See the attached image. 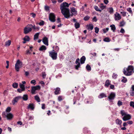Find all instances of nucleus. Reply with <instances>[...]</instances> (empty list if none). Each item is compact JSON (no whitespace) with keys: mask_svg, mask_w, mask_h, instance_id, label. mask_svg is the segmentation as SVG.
<instances>
[{"mask_svg":"<svg viewBox=\"0 0 134 134\" xmlns=\"http://www.w3.org/2000/svg\"><path fill=\"white\" fill-rule=\"evenodd\" d=\"M127 10L130 13H132V11L131 9L130 8H128L127 9Z\"/></svg>","mask_w":134,"mask_h":134,"instance_id":"4d7b16f0","label":"nucleus"},{"mask_svg":"<svg viewBox=\"0 0 134 134\" xmlns=\"http://www.w3.org/2000/svg\"><path fill=\"white\" fill-rule=\"evenodd\" d=\"M31 30L32 29L30 27H25L24 29V33L25 34H26L31 31Z\"/></svg>","mask_w":134,"mask_h":134,"instance_id":"dca6fc26","label":"nucleus"},{"mask_svg":"<svg viewBox=\"0 0 134 134\" xmlns=\"http://www.w3.org/2000/svg\"><path fill=\"white\" fill-rule=\"evenodd\" d=\"M122 77L123 79L121 80L122 82L124 83H125L127 81V79L124 77Z\"/></svg>","mask_w":134,"mask_h":134,"instance_id":"c03bdc74","label":"nucleus"},{"mask_svg":"<svg viewBox=\"0 0 134 134\" xmlns=\"http://www.w3.org/2000/svg\"><path fill=\"white\" fill-rule=\"evenodd\" d=\"M110 27H111V30L113 31V32H114L116 29L115 26L114 24H112L110 26Z\"/></svg>","mask_w":134,"mask_h":134,"instance_id":"2f4dec72","label":"nucleus"},{"mask_svg":"<svg viewBox=\"0 0 134 134\" xmlns=\"http://www.w3.org/2000/svg\"><path fill=\"white\" fill-rule=\"evenodd\" d=\"M79 62L80 59L79 58H78L76 59L75 62V64H77L75 66V68L77 70H78L79 68H80V63Z\"/></svg>","mask_w":134,"mask_h":134,"instance_id":"1a4fd4ad","label":"nucleus"},{"mask_svg":"<svg viewBox=\"0 0 134 134\" xmlns=\"http://www.w3.org/2000/svg\"><path fill=\"white\" fill-rule=\"evenodd\" d=\"M115 97V94L114 92H111L108 97L109 101L111 102L113 100Z\"/></svg>","mask_w":134,"mask_h":134,"instance_id":"9d476101","label":"nucleus"},{"mask_svg":"<svg viewBox=\"0 0 134 134\" xmlns=\"http://www.w3.org/2000/svg\"><path fill=\"white\" fill-rule=\"evenodd\" d=\"M31 88V93L32 94H36V91L40 90L41 88V87L39 85H37L36 86H32Z\"/></svg>","mask_w":134,"mask_h":134,"instance_id":"423d86ee","label":"nucleus"},{"mask_svg":"<svg viewBox=\"0 0 134 134\" xmlns=\"http://www.w3.org/2000/svg\"><path fill=\"white\" fill-rule=\"evenodd\" d=\"M28 109H30L31 110H33L34 109V105L33 103H30L28 107Z\"/></svg>","mask_w":134,"mask_h":134,"instance_id":"b1692460","label":"nucleus"},{"mask_svg":"<svg viewBox=\"0 0 134 134\" xmlns=\"http://www.w3.org/2000/svg\"><path fill=\"white\" fill-rule=\"evenodd\" d=\"M11 41L10 40H8V41L5 42V46H9L11 44Z\"/></svg>","mask_w":134,"mask_h":134,"instance_id":"c756f323","label":"nucleus"},{"mask_svg":"<svg viewBox=\"0 0 134 134\" xmlns=\"http://www.w3.org/2000/svg\"><path fill=\"white\" fill-rule=\"evenodd\" d=\"M46 47L45 46L42 45L39 48V50L40 51H42L46 50Z\"/></svg>","mask_w":134,"mask_h":134,"instance_id":"bb28decb","label":"nucleus"},{"mask_svg":"<svg viewBox=\"0 0 134 134\" xmlns=\"http://www.w3.org/2000/svg\"><path fill=\"white\" fill-rule=\"evenodd\" d=\"M2 116L4 118H7L8 120H11L13 117V115L11 113L5 112H3Z\"/></svg>","mask_w":134,"mask_h":134,"instance_id":"7ed1b4c3","label":"nucleus"},{"mask_svg":"<svg viewBox=\"0 0 134 134\" xmlns=\"http://www.w3.org/2000/svg\"><path fill=\"white\" fill-rule=\"evenodd\" d=\"M46 74L45 72H43L42 73V76L43 79H45L46 78Z\"/></svg>","mask_w":134,"mask_h":134,"instance_id":"864d4df0","label":"nucleus"},{"mask_svg":"<svg viewBox=\"0 0 134 134\" xmlns=\"http://www.w3.org/2000/svg\"><path fill=\"white\" fill-rule=\"evenodd\" d=\"M22 98L24 100L26 101L28 99V96L27 94H24Z\"/></svg>","mask_w":134,"mask_h":134,"instance_id":"7c9ffc66","label":"nucleus"},{"mask_svg":"<svg viewBox=\"0 0 134 134\" xmlns=\"http://www.w3.org/2000/svg\"><path fill=\"white\" fill-rule=\"evenodd\" d=\"M90 18V17L88 15H87L84 17V20L85 21H87Z\"/></svg>","mask_w":134,"mask_h":134,"instance_id":"49530a36","label":"nucleus"},{"mask_svg":"<svg viewBox=\"0 0 134 134\" xmlns=\"http://www.w3.org/2000/svg\"><path fill=\"white\" fill-rule=\"evenodd\" d=\"M117 76V74L115 73H113L112 75V77L113 79H115L116 78Z\"/></svg>","mask_w":134,"mask_h":134,"instance_id":"6e6d98bb","label":"nucleus"},{"mask_svg":"<svg viewBox=\"0 0 134 134\" xmlns=\"http://www.w3.org/2000/svg\"><path fill=\"white\" fill-rule=\"evenodd\" d=\"M19 85L21 88L25 90V87L24 85L21 83H20Z\"/></svg>","mask_w":134,"mask_h":134,"instance_id":"a18cd8bd","label":"nucleus"},{"mask_svg":"<svg viewBox=\"0 0 134 134\" xmlns=\"http://www.w3.org/2000/svg\"><path fill=\"white\" fill-rule=\"evenodd\" d=\"M86 69L88 71H90L91 70V67L90 65L88 64H87L86 66Z\"/></svg>","mask_w":134,"mask_h":134,"instance_id":"c9c22d12","label":"nucleus"},{"mask_svg":"<svg viewBox=\"0 0 134 134\" xmlns=\"http://www.w3.org/2000/svg\"><path fill=\"white\" fill-rule=\"evenodd\" d=\"M44 21L42 20H41L40 22L38 23V24L41 26H43L44 25Z\"/></svg>","mask_w":134,"mask_h":134,"instance_id":"a19ab883","label":"nucleus"},{"mask_svg":"<svg viewBox=\"0 0 134 134\" xmlns=\"http://www.w3.org/2000/svg\"><path fill=\"white\" fill-rule=\"evenodd\" d=\"M109 29L108 28H106L105 29H103V32L104 33H106L109 30Z\"/></svg>","mask_w":134,"mask_h":134,"instance_id":"09e8293b","label":"nucleus"},{"mask_svg":"<svg viewBox=\"0 0 134 134\" xmlns=\"http://www.w3.org/2000/svg\"><path fill=\"white\" fill-rule=\"evenodd\" d=\"M120 32L122 34H124L125 32L124 29L123 28H121L120 30Z\"/></svg>","mask_w":134,"mask_h":134,"instance_id":"774afa93","label":"nucleus"},{"mask_svg":"<svg viewBox=\"0 0 134 134\" xmlns=\"http://www.w3.org/2000/svg\"><path fill=\"white\" fill-rule=\"evenodd\" d=\"M120 13L122 14V15L123 16H126V12H121Z\"/></svg>","mask_w":134,"mask_h":134,"instance_id":"13d9d810","label":"nucleus"},{"mask_svg":"<svg viewBox=\"0 0 134 134\" xmlns=\"http://www.w3.org/2000/svg\"><path fill=\"white\" fill-rule=\"evenodd\" d=\"M22 63L19 60H18L15 65V68L17 71H19L20 68L22 66Z\"/></svg>","mask_w":134,"mask_h":134,"instance_id":"39448f33","label":"nucleus"},{"mask_svg":"<svg viewBox=\"0 0 134 134\" xmlns=\"http://www.w3.org/2000/svg\"><path fill=\"white\" fill-rule=\"evenodd\" d=\"M34 97L35 100H36L38 102H40V99L37 95L35 96Z\"/></svg>","mask_w":134,"mask_h":134,"instance_id":"473e14b6","label":"nucleus"},{"mask_svg":"<svg viewBox=\"0 0 134 134\" xmlns=\"http://www.w3.org/2000/svg\"><path fill=\"white\" fill-rule=\"evenodd\" d=\"M110 89L114 90V86L113 85L110 84Z\"/></svg>","mask_w":134,"mask_h":134,"instance_id":"e2e57ef3","label":"nucleus"},{"mask_svg":"<svg viewBox=\"0 0 134 134\" xmlns=\"http://www.w3.org/2000/svg\"><path fill=\"white\" fill-rule=\"evenodd\" d=\"M131 118V116L129 114H127L122 118L124 121H126L130 119Z\"/></svg>","mask_w":134,"mask_h":134,"instance_id":"ddd939ff","label":"nucleus"},{"mask_svg":"<svg viewBox=\"0 0 134 134\" xmlns=\"http://www.w3.org/2000/svg\"><path fill=\"white\" fill-rule=\"evenodd\" d=\"M60 88L59 87H57L55 89L54 93L55 95H58L60 93Z\"/></svg>","mask_w":134,"mask_h":134,"instance_id":"aec40b11","label":"nucleus"},{"mask_svg":"<svg viewBox=\"0 0 134 134\" xmlns=\"http://www.w3.org/2000/svg\"><path fill=\"white\" fill-rule=\"evenodd\" d=\"M22 98L21 96H18L15 98L12 101V103L13 105H14L16 103L18 102L19 99Z\"/></svg>","mask_w":134,"mask_h":134,"instance_id":"4468645a","label":"nucleus"},{"mask_svg":"<svg viewBox=\"0 0 134 134\" xmlns=\"http://www.w3.org/2000/svg\"><path fill=\"white\" fill-rule=\"evenodd\" d=\"M94 8L97 11L101 12L102 11V10L100 9L98 6L95 5L94 6Z\"/></svg>","mask_w":134,"mask_h":134,"instance_id":"e433bc0d","label":"nucleus"},{"mask_svg":"<svg viewBox=\"0 0 134 134\" xmlns=\"http://www.w3.org/2000/svg\"><path fill=\"white\" fill-rule=\"evenodd\" d=\"M55 15L53 13H50L49 15V19L52 22H54L55 21Z\"/></svg>","mask_w":134,"mask_h":134,"instance_id":"0eeeda50","label":"nucleus"},{"mask_svg":"<svg viewBox=\"0 0 134 134\" xmlns=\"http://www.w3.org/2000/svg\"><path fill=\"white\" fill-rule=\"evenodd\" d=\"M70 13H70L69 15L70 17L72 16L73 15H76L77 14V11L76 9L74 7L71 8Z\"/></svg>","mask_w":134,"mask_h":134,"instance_id":"6e6552de","label":"nucleus"},{"mask_svg":"<svg viewBox=\"0 0 134 134\" xmlns=\"http://www.w3.org/2000/svg\"><path fill=\"white\" fill-rule=\"evenodd\" d=\"M94 29L95 32L97 34L99 31V28L97 27H96L94 28Z\"/></svg>","mask_w":134,"mask_h":134,"instance_id":"3c124183","label":"nucleus"},{"mask_svg":"<svg viewBox=\"0 0 134 134\" xmlns=\"http://www.w3.org/2000/svg\"><path fill=\"white\" fill-rule=\"evenodd\" d=\"M53 47L54 48V51L55 52L57 53L59 51V48L57 46H54Z\"/></svg>","mask_w":134,"mask_h":134,"instance_id":"f704fd0d","label":"nucleus"},{"mask_svg":"<svg viewBox=\"0 0 134 134\" xmlns=\"http://www.w3.org/2000/svg\"><path fill=\"white\" fill-rule=\"evenodd\" d=\"M125 24V23L124 21H122L120 22V26L121 27H122L124 26Z\"/></svg>","mask_w":134,"mask_h":134,"instance_id":"8fccbe9b","label":"nucleus"},{"mask_svg":"<svg viewBox=\"0 0 134 134\" xmlns=\"http://www.w3.org/2000/svg\"><path fill=\"white\" fill-rule=\"evenodd\" d=\"M17 90L18 92L19 93H21L23 91H25V90H23L22 89H21H21H20V88H18L17 89Z\"/></svg>","mask_w":134,"mask_h":134,"instance_id":"052dcab7","label":"nucleus"},{"mask_svg":"<svg viewBox=\"0 0 134 134\" xmlns=\"http://www.w3.org/2000/svg\"><path fill=\"white\" fill-rule=\"evenodd\" d=\"M11 108L10 107H8L6 109L5 111V112H6V113L8 112L9 113L11 110Z\"/></svg>","mask_w":134,"mask_h":134,"instance_id":"37998d69","label":"nucleus"},{"mask_svg":"<svg viewBox=\"0 0 134 134\" xmlns=\"http://www.w3.org/2000/svg\"><path fill=\"white\" fill-rule=\"evenodd\" d=\"M61 10V13L64 15L66 18L68 19L70 17V11L69 9L68 8H60Z\"/></svg>","mask_w":134,"mask_h":134,"instance_id":"f03ea898","label":"nucleus"},{"mask_svg":"<svg viewBox=\"0 0 134 134\" xmlns=\"http://www.w3.org/2000/svg\"><path fill=\"white\" fill-rule=\"evenodd\" d=\"M69 107L68 105H65L64 106L65 111L66 113L67 114L69 113Z\"/></svg>","mask_w":134,"mask_h":134,"instance_id":"4be33fe9","label":"nucleus"},{"mask_svg":"<svg viewBox=\"0 0 134 134\" xmlns=\"http://www.w3.org/2000/svg\"><path fill=\"white\" fill-rule=\"evenodd\" d=\"M108 0H104V2L106 4H107L109 3Z\"/></svg>","mask_w":134,"mask_h":134,"instance_id":"69168bd1","label":"nucleus"},{"mask_svg":"<svg viewBox=\"0 0 134 134\" xmlns=\"http://www.w3.org/2000/svg\"><path fill=\"white\" fill-rule=\"evenodd\" d=\"M97 19L96 16H94L92 19V20L95 22H96L97 21Z\"/></svg>","mask_w":134,"mask_h":134,"instance_id":"338daca9","label":"nucleus"},{"mask_svg":"<svg viewBox=\"0 0 134 134\" xmlns=\"http://www.w3.org/2000/svg\"><path fill=\"white\" fill-rule=\"evenodd\" d=\"M49 55L51 57L53 60H55L57 58V53L53 49L51 51L49 52Z\"/></svg>","mask_w":134,"mask_h":134,"instance_id":"20e7f679","label":"nucleus"},{"mask_svg":"<svg viewBox=\"0 0 134 134\" xmlns=\"http://www.w3.org/2000/svg\"><path fill=\"white\" fill-rule=\"evenodd\" d=\"M93 28V25L92 24H90L89 25L87 26V29L88 30H92Z\"/></svg>","mask_w":134,"mask_h":134,"instance_id":"c85d7f7f","label":"nucleus"},{"mask_svg":"<svg viewBox=\"0 0 134 134\" xmlns=\"http://www.w3.org/2000/svg\"><path fill=\"white\" fill-rule=\"evenodd\" d=\"M48 38L46 37H44L42 39V42L45 45L48 46Z\"/></svg>","mask_w":134,"mask_h":134,"instance_id":"2eb2a0df","label":"nucleus"},{"mask_svg":"<svg viewBox=\"0 0 134 134\" xmlns=\"http://www.w3.org/2000/svg\"><path fill=\"white\" fill-rule=\"evenodd\" d=\"M99 6L100 8L101 9V10H102L104 9L106 7V6L104 5V4L102 3H100Z\"/></svg>","mask_w":134,"mask_h":134,"instance_id":"a878e982","label":"nucleus"},{"mask_svg":"<svg viewBox=\"0 0 134 134\" xmlns=\"http://www.w3.org/2000/svg\"><path fill=\"white\" fill-rule=\"evenodd\" d=\"M64 99V97L62 96H59L58 99V101H61Z\"/></svg>","mask_w":134,"mask_h":134,"instance_id":"72a5a7b5","label":"nucleus"},{"mask_svg":"<svg viewBox=\"0 0 134 134\" xmlns=\"http://www.w3.org/2000/svg\"><path fill=\"white\" fill-rule=\"evenodd\" d=\"M117 104L119 106H120L122 105V102L119 100L118 101Z\"/></svg>","mask_w":134,"mask_h":134,"instance_id":"603ef678","label":"nucleus"},{"mask_svg":"<svg viewBox=\"0 0 134 134\" xmlns=\"http://www.w3.org/2000/svg\"><path fill=\"white\" fill-rule=\"evenodd\" d=\"M134 68L132 65L129 66L127 68H125L124 69L123 73L126 76L131 75L134 72Z\"/></svg>","mask_w":134,"mask_h":134,"instance_id":"f257e3e1","label":"nucleus"},{"mask_svg":"<svg viewBox=\"0 0 134 134\" xmlns=\"http://www.w3.org/2000/svg\"><path fill=\"white\" fill-rule=\"evenodd\" d=\"M40 34V33H36L34 35V40H35L36 39H37L38 38V37Z\"/></svg>","mask_w":134,"mask_h":134,"instance_id":"58836bf2","label":"nucleus"},{"mask_svg":"<svg viewBox=\"0 0 134 134\" xmlns=\"http://www.w3.org/2000/svg\"><path fill=\"white\" fill-rule=\"evenodd\" d=\"M86 58L84 56H82L80 58V62L81 64L84 63Z\"/></svg>","mask_w":134,"mask_h":134,"instance_id":"412c9836","label":"nucleus"},{"mask_svg":"<svg viewBox=\"0 0 134 134\" xmlns=\"http://www.w3.org/2000/svg\"><path fill=\"white\" fill-rule=\"evenodd\" d=\"M130 96H134V85L132 86L130 91Z\"/></svg>","mask_w":134,"mask_h":134,"instance_id":"a211bd4d","label":"nucleus"},{"mask_svg":"<svg viewBox=\"0 0 134 134\" xmlns=\"http://www.w3.org/2000/svg\"><path fill=\"white\" fill-rule=\"evenodd\" d=\"M31 54V52L30 51V50H27L26 51L25 54L26 55H28L29 54Z\"/></svg>","mask_w":134,"mask_h":134,"instance_id":"0e129e2a","label":"nucleus"},{"mask_svg":"<svg viewBox=\"0 0 134 134\" xmlns=\"http://www.w3.org/2000/svg\"><path fill=\"white\" fill-rule=\"evenodd\" d=\"M69 7V5L68 3L65 2H64L60 5V8H63V7L64 8H68Z\"/></svg>","mask_w":134,"mask_h":134,"instance_id":"f3484780","label":"nucleus"},{"mask_svg":"<svg viewBox=\"0 0 134 134\" xmlns=\"http://www.w3.org/2000/svg\"><path fill=\"white\" fill-rule=\"evenodd\" d=\"M24 41H29L30 40V38L28 36H25L23 39Z\"/></svg>","mask_w":134,"mask_h":134,"instance_id":"4c0bfd02","label":"nucleus"},{"mask_svg":"<svg viewBox=\"0 0 134 134\" xmlns=\"http://www.w3.org/2000/svg\"><path fill=\"white\" fill-rule=\"evenodd\" d=\"M121 17L119 13L116 12L114 14V19L116 21H118L121 19Z\"/></svg>","mask_w":134,"mask_h":134,"instance_id":"9b49d317","label":"nucleus"},{"mask_svg":"<svg viewBox=\"0 0 134 134\" xmlns=\"http://www.w3.org/2000/svg\"><path fill=\"white\" fill-rule=\"evenodd\" d=\"M36 81L35 80H31L30 82V83L31 84H33L34 85H35L36 84Z\"/></svg>","mask_w":134,"mask_h":134,"instance_id":"bf43d9fd","label":"nucleus"},{"mask_svg":"<svg viewBox=\"0 0 134 134\" xmlns=\"http://www.w3.org/2000/svg\"><path fill=\"white\" fill-rule=\"evenodd\" d=\"M107 10L109 13L110 14H112L113 13L114 10L113 7H110L108 8Z\"/></svg>","mask_w":134,"mask_h":134,"instance_id":"5701e85b","label":"nucleus"},{"mask_svg":"<svg viewBox=\"0 0 134 134\" xmlns=\"http://www.w3.org/2000/svg\"><path fill=\"white\" fill-rule=\"evenodd\" d=\"M110 80L108 79L105 82L104 86L106 87H108L110 84Z\"/></svg>","mask_w":134,"mask_h":134,"instance_id":"6ab92c4d","label":"nucleus"},{"mask_svg":"<svg viewBox=\"0 0 134 134\" xmlns=\"http://www.w3.org/2000/svg\"><path fill=\"white\" fill-rule=\"evenodd\" d=\"M107 97L106 94L104 93H100L98 96V98L100 99L104 97Z\"/></svg>","mask_w":134,"mask_h":134,"instance_id":"393cba45","label":"nucleus"},{"mask_svg":"<svg viewBox=\"0 0 134 134\" xmlns=\"http://www.w3.org/2000/svg\"><path fill=\"white\" fill-rule=\"evenodd\" d=\"M34 117L32 116H29L28 117L29 120H32L34 119Z\"/></svg>","mask_w":134,"mask_h":134,"instance_id":"680f3d73","label":"nucleus"},{"mask_svg":"<svg viewBox=\"0 0 134 134\" xmlns=\"http://www.w3.org/2000/svg\"><path fill=\"white\" fill-rule=\"evenodd\" d=\"M130 105L131 107L134 108V102H133L131 101L130 103Z\"/></svg>","mask_w":134,"mask_h":134,"instance_id":"5fc2aeb1","label":"nucleus"},{"mask_svg":"<svg viewBox=\"0 0 134 134\" xmlns=\"http://www.w3.org/2000/svg\"><path fill=\"white\" fill-rule=\"evenodd\" d=\"M73 21L74 22H75L74 24L75 27L76 29L79 28L80 27V23L77 22L76 20L75 19H72Z\"/></svg>","mask_w":134,"mask_h":134,"instance_id":"f8f14e48","label":"nucleus"},{"mask_svg":"<svg viewBox=\"0 0 134 134\" xmlns=\"http://www.w3.org/2000/svg\"><path fill=\"white\" fill-rule=\"evenodd\" d=\"M115 122L116 124L120 125L122 123V121L121 120L118 118L116 120Z\"/></svg>","mask_w":134,"mask_h":134,"instance_id":"cd10ccee","label":"nucleus"},{"mask_svg":"<svg viewBox=\"0 0 134 134\" xmlns=\"http://www.w3.org/2000/svg\"><path fill=\"white\" fill-rule=\"evenodd\" d=\"M13 86L14 88H17L18 86V83H13Z\"/></svg>","mask_w":134,"mask_h":134,"instance_id":"de8ad7c7","label":"nucleus"},{"mask_svg":"<svg viewBox=\"0 0 134 134\" xmlns=\"http://www.w3.org/2000/svg\"><path fill=\"white\" fill-rule=\"evenodd\" d=\"M120 113L121 115L122 116H124L127 114V113H126L124 110H121L120 112Z\"/></svg>","mask_w":134,"mask_h":134,"instance_id":"ea45409f","label":"nucleus"},{"mask_svg":"<svg viewBox=\"0 0 134 134\" xmlns=\"http://www.w3.org/2000/svg\"><path fill=\"white\" fill-rule=\"evenodd\" d=\"M103 41L105 42H109L110 41V40L109 38L107 37L105 38Z\"/></svg>","mask_w":134,"mask_h":134,"instance_id":"79ce46f5","label":"nucleus"}]
</instances>
